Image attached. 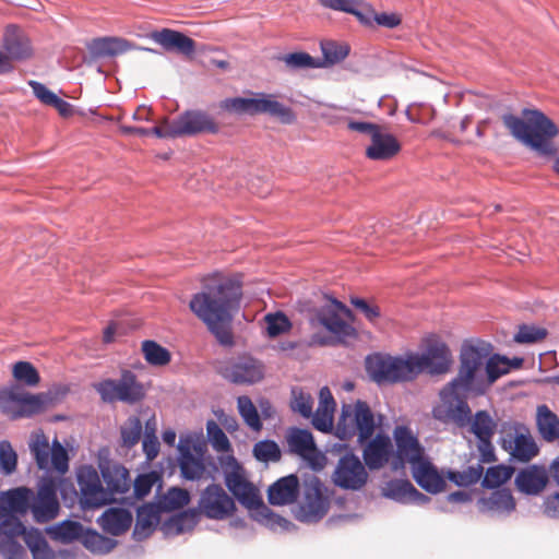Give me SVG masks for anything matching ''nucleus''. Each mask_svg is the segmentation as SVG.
<instances>
[{
  "instance_id": "f257e3e1",
  "label": "nucleus",
  "mask_w": 559,
  "mask_h": 559,
  "mask_svg": "<svg viewBox=\"0 0 559 559\" xmlns=\"http://www.w3.org/2000/svg\"><path fill=\"white\" fill-rule=\"evenodd\" d=\"M492 345L481 340L463 343L456 376L440 391V405L433 408L435 418L453 419L459 425L467 423L469 396L486 393L485 362L492 354Z\"/></svg>"
},
{
  "instance_id": "f03ea898",
  "label": "nucleus",
  "mask_w": 559,
  "mask_h": 559,
  "mask_svg": "<svg viewBox=\"0 0 559 559\" xmlns=\"http://www.w3.org/2000/svg\"><path fill=\"white\" fill-rule=\"evenodd\" d=\"M201 284V290L190 299L189 309L222 345L230 346L231 322L240 308L242 283L238 276L217 272L204 276Z\"/></svg>"
},
{
  "instance_id": "7ed1b4c3",
  "label": "nucleus",
  "mask_w": 559,
  "mask_h": 559,
  "mask_svg": "<svg viewBox=\"0 0 559 559\" xmlns=\"http://www.w3.org/2000/svg\"><path fill=\"white\" fill-rule=\"evenodd\" d=\"M452 355L444 343L429 344L424 354H409L405 358L373 354L366 358V370L379 383L411 381L420 372L442 374L450 370Z\"/></svg>"
},
{
  "instance_id": "20e7f679",
  "label": "nucleus",
  "mask_w": 559,
  "mask_h": 559,
  "mask_svg": "<svg viewBox=\"0 0 559 559\" xmlns=\"http://www.w3.org/2000/svg\"><path fill=\"white\" fill-rule=\"evenodd\" d=\"M374 429V416L366 402L357 401L354 405H343L342 415L336 425V435L342 440L357 437V442L364 445L365 464L371 471L391 465L394 457L391 438L384 433H378L371 438Z\"/></svg>"
},
{
  "instance_id": "39448f33",
  "label": "nucleus",
  "mask_w": 559,
  "mask_h": 559,
  "mask_svg": "<svg viewBox=\"0 0 559 559\" xmlns=\"http://www.w3.org/2000/svg\"><path fill=\"white\" fill-rule=\"evenodd\" d=\"M502 121L511 134L539 155L552 156L557 153L552 140L559 129L543 111L523 109L522 117L508 114Z\"/></svg>"
},
{
  "instance_id": "423d86ee",
  "label": "nucleus",
  "mask_w": 559,
  "mask_h": 559,
  "mask_svg": "<svg viewBox=\"0 0 559 559\" xmlns=\"http://www.w3.org/2000/svg\"><path fill=\"white\" fill-rule=\"evenodd\" d=\"M355 316L343 302L328 298V301L313 310L310 318L312 325L324 328L338 343L346 344L357 338V330L352 325Z\"/></svg>"
},
{
  "instance_id": "0eeeda50",
  "label": "nucleus",
  "mask_w": 559,
  "mask_h": 559,
  "mask_svg": "<svg viewBox=\"0 0 559 559\" xmlns=\"http://www.w3.org/2000/svg\"><path fill=\"white\" fill-rule=\"evenodd\" d=\"M33 491L19 487L0 493V533L8 536H24L26 528L21 516L29 510Z\"/></svg>"
},
{
  "instance_id": "6e6552de",
  "label": "nucleus",
  "mask_w": 559,
  "mask_h": 559,
  "mask_svg": "<svg viewBox=\"0 0 559 559\" xmlns=\"http://www.w3.org/2000/svg\"><path fill=\"white\" fill-rule=\"evenodd\" d=\"M104 403L122 402L129 405L144 400L146 390L144 384L131 370L123 369L119 379H104L93 384Z\"/></svg>"
},
{
  "instance_id": "1a4fd4ad",
  "label": "nucleus",
  "mask_w": 559,
  "mask_h": 559,
  "mask_svg": "<svg viewBox=\"0 0 559 559\" xmlns=\"http://www.w3.org/2000/svg\"><path fill=\"white\" fill-rule=\"evenodd\" d=\"M51 400L49 394H32L20 385L0 390V408L12 419L38 414L44 409L45 401Z\"/></svg>"
},
{
  "instance_id": "9d476101",
  "label": "nucleus",
  "mask_w": 559,
  "mask_h": 559,
  "mask_svg": "<svg viewBox=\"0 0 559 559\" xmlns=\"http://www.w3.org/2000/svg\"><path fill=\"white\" fill-rule=\"evenodd\" d=\"M0 55L4 62L0 64V75L14 70V62H22L34 56L32 40L27 33L16 24H8L1 37Z\"/></svg>"
},
{
  "instance_id": "9b49d317",
  "label": "nucleus",
  "mask_w": 559,
  "mask_h": 559,
  "mask_svg": "<svg viewBox=\"0 0 559 559\" xmlns=\"http://www.w3.org/2000/svg\"><path fill=\"white\" fill-rule=\"evenodd\" d=\"M75 477L79 487V502L83 510L99 509L111 503L106 487L103 486L94 466H80L76 469Z\"/></svg>"
},
{
  "instance_id": "f8f14e48",
  "label": "nucleus",
  "mask_w": 559,
  "mask_h": 559,
  "mask_svg": "<svg viewBox=\"0 0 559 559\" xmlns=\"http://www.w3.org/2000/svg\"><path fill=\"white\" fill-rule=\"evenodd\" d=\"M330 509L328 489L316 476L305 481L304 499L297 518L301 522L316 523L325 516Z\"/></svg>"
},
{
  "instance_id": "ddd939ff",
  "label": "nucleus",
  "mask_w": 559,
  "mask_h": 559,
  "mask_svg": "<svg viewBox=\"0 0 559 559\" xmlns=\"http://www.w3.org/2000/svg\"><path fill=\"white\" fill-rule=\"evenodd\" d=\"M393 439L396 449L391 462L392 471L403 469L406 464L413 465L427 455L418 437L407 426H396L393 430Z\"/></svg>"
},
{
  "instance_id": "4468645a",
  "label": "nucleus",
  "mask_w": 559,
  "mask_h": 559,
  "mask_svg": "<svg viewBox=\"0 0 559 559\" xmlns=\"http://www.w3.org/2000/svg\"><path fill=\"white\" fill-rule=\"evenodd\" d=\"M332 480L342 489L360 490L367 484L368 472L358 456L346 453L340 457Z\"/></svg>"
},
{
  "instance_id": "2eb2a0df",
  "label": "nucleus",
  "mask_w": 559,
  "mask_h": 559,
  "mask_svg": "<svg viewBox=\"0 0 559 559\" xmlns=\"http://www.w3.org/2000/svg\"><path fill=\"white\" fill-rule=\"evenodd\" d=\"M199 510L209 519L224 520L236 510L231 497L219 485H209L201 493Z\"/></svg>"
},
{
  "instance_id": "dca6fc26",
  "label": "nucleus",
  "mask_w": 559,
  "mask_h": 559,
  "mask_svg": "<svg viewBox=\"0 0 559 559\" xmlns=\"http://www.w3.org/2000/svg\"><path fill=\"white\" fill-rule=\"evenodd\" d=\"M29 510L37 523H47L59 514L60 504L57 497V485L51 478L45 479L32 496Z\"/></svg>"
},
{
  "instance_id": "f3484780",
  "label": "nucleus",
  "mask_w": 559,
  "mask_h": 559,
  "mask_svg": "<svg viewBox=\"0 0 559 559\" xmlns=\"http://www.w3.org/2000/svg\"><path fill=\"white\" fill-rule=\"evenodd\" d=\"M177 138L192 136L200 133L215 134L219 131L217 122L202 110H186L173 119Z\"/></svg>"
},
{
  "instance_id": "a211bd4d",
  "label": "nucleus",
  "mask_w": 559,
  "mask_h": 559,
  "mask_svg": "<svg viewBox=\"0 0 559 559\" xmlns=\"http://www.w3.org/2000/svg\"><path fill=\"white\" fill-rule=\"evenodd\" d=\"M224 378L236 384H252L264 377V367L251 356H241L222 370Z\"/></svg>"
},
{
  "instance_id": "6ab92c4d",
  "label": "nucleus",
  "mask_w": 559,
  "mask_h": 559,
  "mask_svg": "<svg viewBox=\"0 0 559 559\" xmlns=\"http://www.w3.org/2000/svg\"><path fill=\"white\" fill-rule=\"evenodd\" d=\"M502 447L520 462H528L538 453V447L524 427L514 428L502 438Z\"/></svg>"
},
{
  "instance_id": "aec40b11",
  "label": "nucleus",
  "mask_w": 559,
  "mask_h": 559,
  "mask_svg": "<svg viewBox=\"0 0 559 559\" xmlns=\"http://www.w3.org/2000/svg\"><path fill=\"white\" fill-rule=\"evenodd\" d=\"M262 114L275 117L285 124H292L296 120V115L293 109L280 103L275 95L252 93V97H250V116Z\"/></svg>"
},
{
  "instance_id": "412c9836",
  "label": "nucleus",
  "mask_w": 559,
  "mask_h": 559,
  "mask_svg": "<svg viewBox=\"0 0 559 559\" xmlns=\"http://www.w3.org/2000/svg\"><path fill=\"white\" fill-rule=\"evenodd\" d=\"M99 469L111 503L116 501V495L129 491L132 480L129 471L123 465L106 461L99 464Z\"/></svg>"
},
{
  "instance_id": "4be33fe9",
  "label": "nucleus",
  "mask_w": 559,
  "mask_h": 559,
  "mask_svg": "<svg viewBox=\"0 0 559 559\" xmlns=\"http://www.w3.org/2000/svg\"><path fill=\"white\" fill-rule=\"evenodd\" d=\"M178 449L180 452L179 467L182 477L189 480L200 479L206 469L203 460V447L201 444H192V447L190 443L183 444L181 440Z\"/></svg>"
},
{
  "instance_id": "5701e85b",
  "label": "nucleus",
  "mask_w": 559,
  "mask_h": 559,
  "mask_svg": "<svg viewBox=\"0 0 559 559\" xmlns=\"http://www.w3.org/2000/svg\"><path fill=\"white\" fill-rule=\"evenodd\" d=\"M370 140L366 156L371 160H390L401 152V143L384 126H381Z\"/></svg>"
},
{
  "instance_id": "b1692460",
  "label": "nucleus",
  "mask_w": 559,
  "mask_h": 559,
  "mask_svg": "<svg viewBox=\"0 0 559 559\" xmlns=\"http://www.w3.org/2000/svg\"><path fill=\"white\" fill-rule=\"evenodd\" d=\"M150 38L166 51H176L186 57H191L195 51L197 43L194 39L179 31L163 28L152 32Z\"/></svg>"
},
{
  "instance_id": "393cba45",
  "label": "nucleus",
  "mask_w": 559,
  "mask_h": 559,
  "mask_svg": "<svg viewBox=\"0 0 559 559\" xmlns=\"http://www.w3.org/2000/svg\"><path fill=\"white\" fill-rule=\"evenodd\" d=\"M225 484L241 504L253 508L260 503L257 488L246 479L239 466L226 474Z\"/></svg>"
},
{
  "instance_id": "a878e982",
  "label": "nucleus",
  "mask_w": 559,
  "mask_h": 559,
  "mask_svg": "<svg viewBox=\"0 0 559 559\" xmlns=\"http://www.w3.org/2000/svg\"><path fill=\"white\" fill-rule=\"evenodd\" d=\"M411 467L413 478L426 491L438 493L444 489V479L427 455L421 461L411 465Z\"/></svg>"
},
{
  "instance_id": "bb28decb",
  "label": "nucleus",
  "mask_w": 559,
  "mask_h": 559,
  "mask_svg": "<svg viewBox=\"0 0 559 559\" xmlns=\"http://www.w3.org/2000/svg\"><path fill=\"white\" fill-rule=\"evenodd\" d=\"M299 495V480L294 474L282 477L270 486L267 500L272 506L294 503Z\"/></svg>"
},
{
  "instance_id": "cd10ccee",
  "label": "nucleus",
  "mask_w": 559,
  "mask_h": 559,
  "mask_svg": "<svg viewBox=\"0 0 559 559\" xmlns=\"http://www.w3.org/2000/svg\"><path fill=\"white\" fill-rule=\"evenodd\" d=\"M467 423L464 425H459L453 419H444L437 418L442 423H452L459 428H465L469 426V431L476 436L478 440H487L492 439L497 429V423L491 417V415L487 411H477L475 415H472V411L469 409V414L467 415Z\"/></svg>"
},
{
  "instance_id": "c85d7f7f",
  "label": "nucleus",
  "mask_w": 559,
  "mask_h": 559,
  "mask_svg": "<svg viewBox=\"0 0 559 559\" xmlns=\"http://www.w3.org/2000/svg\"><path fill=\"white\" fill-rule=\"evenodd\" d=\"M97 523L104 532L119 536L130 528L132 514L122 508H110L98 518Z\"/></svg>"
},
{
  "instance_id": "c756f323",
  "label": "nucleus",
  "mask_w": 559,
  "mask_h": 559,
  "mask_svg": "<svg viewBox=\"0 0 559 559\" xmlns=\"http://www.w3.org/2000/svg\"><path fill=\"white\" fill-rule=\"evenodd\" d=\"M335 401L328 386H323L319 393V406L312 416V425L322 432H329L333 427V414Z\"/></svg>"
},
{
  "instance_id": "7c9ffc66",
  "label": "nucleus",
  "mask_w": 559,
  "mask_h": 559,
  "mask_svg": "<svg viewBox=\"0 0 559 559\" xmlns=\"http://www.w3.org/2000/svg\"><path fill=\"white\" fill-rule=\"evenodd\" d=\"M133 48L132 43L121 37H100L88 44V49L95 57H114Z\"/></svg>"
},
{
  "instance_id": "2f4dec72",
  "label": "nucleus",
  "mask_w": 559,
  "mask_h": 559,
  "mask_svg": "<svg viewBox=\"0 0 559 559\" xmlns=\"http://www.w3.org/2000/svg\"><path fill=\"white\" fill-rule=\"evenodd\" d=\"M547 480L544 471L532 466L519 472L515 477V486L523 493L538 495L546 487Z\"/></svg>"
},
{
  "instance_id": "473e14b6",
  "label": "nucleus",
  "mask_w": 559,
  "mask_h": 559,
  "mask_svg": "<svg viewBox=\"0 0 559 559\" xmlns=\"http://www.w3.org/2000/svg\"><path fill=\"white\" fill-rule=\"evenodd\" d=\"M319 2L325 8L354 14L366 25L374 22V11L357 0H319Z\"/></svg>"
},
{
  "instance_id": "72a5a7b5",
  "label": "nucleus",
  "mask_w": 559,
  "mask_h": 559,
  "mask_svg": "<svg viewBox=\"0 0 559 559\" xmlns=\"http://www.w3.org/2000/svg\"><path fill=\"white\" fill-rule=\"evenodd\" d=\"M536 425L545 441L554 442L559 439V417L547 405L537 407Z\"/></svg>"
},
{
  "instance_id": "f704fd0d",
  "label": "nucleus",
  "mask_w": 559,
  "mask_h": 559,
  "mask_svg": "<svg viewBox=\"0 0 559 559\" xmlns=\"http://www.w3.org/2000/svg\"><path fill=\"white\" fill-rule=\"evenodd\" d=\"M28 445L38 468H49L51 447H49L48 438L44 432L38 431L32 433Z\"/></svg>"
},
{
  "instance_id": "c9c22d12",
  "label": "nucleus",
  "mask_w": 559,
  "mask_h": 559,
  "mask_svg": "<svg viewBox=\"0 0 559 559\" xmlns=\"http://www.w3.org/2000/svg\"><path fill=\"white\" fill-rule=\"evenodd\" d=\"M511 370L510 359L500 355H490L485 362L486 391L502 376Z\"/></svg>"
},
{
  "instance_id": "e433bc0d",
  "label": "nucleus",
  "mask_w": 559,
  "mask_h": 559,
  "mask_svg": "<svg viewBox=\"0 0 559 559\" xmlns=\"http://www.w3.org/2000/svg\"><path fill=\"white\" fill-rule=\"evenodd\" d=\"M287 441L290 450L302 457H309L316 450L313 437L308 430L294 429Z\"/></svg>"
},
{
  "instance_id": "4c0bfd02",
  "label": "nucleus",
  "mask_w": 559,
  "mask_h": 559,
  "mask_svg": "<svg viewBox=\"0 0 559 559\" xmlns=\"http://www.w3.org/2000/svg\"><path fill=\"white\" fill-rule=\"evenodd\" d=\"M483 504L489 511L511 512L515 508V500L509 489H498L483 499Z\"/></svg>"
},
{
  "instance_id": "58836bf2",
  "label": "nucleus",
  "mask_w": 559,
  "mask_h": 559,
  "mask_svg": "<svg viewBox=\"0 0 559 559\" xmlns=\"http://www.w3.org/2000/svg\"><path fill=\"white\" fill-rule=\"evenodd\" d=\"M142 353L145 360L152 366H166L171 359L167 348L151 340L142 342Z\"/></svg>"
},
{
  "instance_id": "ea45409f",
  "label": "nucleus",
  "mask_w": 559,
  "mask_h": 559,
  "mask_svg": "<svg viewBox=\"0 0 559 559\" xmlns=\"http://www.w3.org/2000/svg\"><path fill=\"white\" fill-rule=\"evenodd\" d=\"M13 378L24 385L34 388L40 382L37 369L28 361H17L12 367Z\"/></svg>"
},
{
  "instance_id": "a19ab883",
  "label": "nucleus",
  "mask_w": 559,
  "mask_h": 559,
  "mask_svg": "<svg viewBox=\"0 0 559 559\" xmlns=\"http://www.w3.org/2000/svg\"><path fill=\"white\" fill-rule=\"evenodd\" d=\"M416 492V488L409 480L396 479L388 483L384 489V496L397 502H408L412 493Z\"/></svg>"
},
{
  "instance_id": "79ce46f5",
  "label": "nucleus",
  "mask_w": 559,
  "mask_h": 559,
  "mask_svg": "<svg viewBox=\"0 0 559 559\" xmlns=\"http://www.w3.org/2000/svg\"><path fill=\"white\" fill-rule=\"evenodd\" d=\"M514 473V468L506 465H496L489 467L483 479V486L486 488H497L508 481Z\"/></svg>"
},
{
  "instance_id": "37998d69",
  "label": "nucleus",
  "mask_w": 559,
  "mask_h": 559,
  "mask_svg": "<svg viewBox=\"0 0 559 559\" xmlns=\"http://www.w3.org/2000/svg\"><path fill=\"white\" fill-rule=\"evenodd\" d=\"M120 432L122 445L128 449L134 447L139 442L142 435L141 420L135 416L129 417L121 426Z\"/></svg>"
},
{
  "instance_id": "c03bdc74",
  "label": "nucleus",
  "mask_w": 559,
  "mask_h": 559,
  "mask_svg": "<svg viewBox=\"0 0 559 559\" xmlns=\"http://www.w3.org/2000/svg\"><path fill=\"white\" fill-rule=\"evenodd\" d=\"M238 409L245 423L255 431L262 428L258 411L250 397L242 395L237 400Z\"/></svg>"
},
{
  "instance_id": "a18cd8bd",
  "label": "nucleus",
  "mask_w": 559,
  "mask_h": 559,
  "mask_svg": "<svg viewBox=\"0 0 559 559\" xmlns=\"http://www.w3.org/2000/svg\"><path fill=\"white\" fill-rule=\"evenodd\" d=\"M321 49L324 58L322 66L338 63L344 60L349 52L347 45L336 41H324L321 44Z\"/></svg>"
},
{
  "instance_id": "49530a36",
  "label": "nucleus",
  "mask_w": 559,
  "mask_h": 559,
  "mask_svg": "<svg viewBox=\"0 0 559 559\" xmlns=\"http://www.w3.org/2000/svg\"><path fill=\"white\" fill-rule=\"evenodd\" d=\"M190 502V493L187 489L173 487L164 496L162 504L168 511L183 508Z\"/></svg>"
},
{
  "instance_id": "de8ad7c7",
  "label": "nucleus",
  "mask_w": 559,
  "mask_h": 559,
  "mask_svg": "<svg viewBox=\"0 0 559 559\" xmlns=\"http://www.w3.org/2000/svg\"><path fill=\"white\" fill-rule=\"evenodd\" d=\"M84 545L86 548L94 552L106 554L111 551L116 547L117 540L109 537H105L97 532H88L84 536Z\"/></svg>"
},
{
  "instance_id": "09e8293b",
  "label": "nucleus",
  "mask_w": 559,
  "mask_h": 559,
  "mask_svg": "<svg viewBox=\"0 0 559 559\" xmlns=\"http://www.w3.org/2000/svg\"><path fill=\"white\" fill-rule=\"evenodd\" d=\"M293 400L290 407L294 412L299 413L301 416L309 418L312 416V396L301 389L294 388L292 390Z\"/></svg>"
},
{
  "instance_id": "8fccbe9b",
  "label": "nucleus",
  "mask_w": 559,
  "mask_h": 559,
  "mask_svg": "<svg viewBox=\"0 0 559 559\" xmlns=\"http://www.w3.org/2000/svg\"><path fill=\"white\" fill-rule=\"evenodd\" d=\"M17 465V454L8 440L0 441V471L4 475H11L15 472Z\"/></svg>"
},
{
  "instance_id": "3c124183",
  "label": "nucleus",
  "mask_w": 559,
  "mask_h": 559,
  "mask_svg": "<svg viewBox=\"0 0 559 559\" xmlns=\"http://www.w3.org/2000/svg\"><path fill=\"white\" fill-rule=\"evenodd\" d=\"M266 332L270 337H276L290 330L292 323L288 318L282 313H269L265 316Z\"/></svg>"
},
{
  "instance_id": "603ef678",
  "label": "nucleus",
  "mask_w": 559,
  "mask_h": 559,
  "mask_svg": "<svg viewBox=\"0 0 559 559\" xmlns=\"http://www.w3.org/2000/svg\"><path fill=\"white\" fill-rule=\"evenodd\" d=\"M282 60L290 69H313L322 66V62L302 51L285 55Z\"/></svg>"
},
{
  "instance_id": "864d4df0",
  "label": "nucleus",
  "mask_w": 559,
  "mask_h": 559,
  "mask_svg": "<svg viewBox=\"0 0 559 559\" xmlns=\"http://www.w3.org/2000/svg\"><path fill=\"white\" fill-rule=\"evenodd\" d=\"M253 454L261 462H276L281 459V450L277 443L270 440L255 443Z\"/></svg>"
},
{
  "instance_id": "5fc2aeb1",
  "label": "nucleus",
  "mask_w": 559,
  "mask_h": 559,
  "mask_svg": "<svg viewBox=\"0 0 559 559\" xmlns=\"http://www.w3.org/2000/svg\"><path fill=\"white\" fill-rule=\"evenodd\" d=\"M50 465L60 474H64L69 469L68 452L57 439L53 440L51 445L49 466Z\"/></svg>"
},
{
  "instance_id": "6e6d98bb",
  "label": "nucleus",
  "mask_w": 559,
  "mask_h": 559,
  "mask_svg": "<svg viewBox=\"0 0 559 559\" xmlns=\"http://www.w3.org/2000/svg\"><path fill=\"white\" fill-rule=\"evenodd\" d=\"M83 526L79 522L63 521L53 530L55 537L62 542H72L82 535Z\"/></svg>"
},
{
  "instance_id": "4d7b16f0",
  "label": "nucleus",
  "mask_w": 559,
  "mask_h": 559,
  "mask_svg": "<svg viewBox=\"0 0 559 559\" xmlns=\"http://www.w3.org/2000/svg\"><path fill=\"white\" fill-rule=\"evenodd\" d=\"M206 429L209 439L215 450L226 452L230 449V443L227 436L215 421L210 420L207 423Z\"/></svg>"
},
{
  "instance_id": "13d9d810",
  "label": "nucleus",
  "mask_w": 559,
  "mask_h": 559,
  "mask_svg": "<svg viewBox=\"0 0 559 559\" xmlns=\"http://www.w3.org/2000/svg\"><path fill=\"white\" fill-rule=\"evenodd\" d=\"M24 539L28 545L34 559H53L48 543L41 536H25Z\"/></svg>"
},
{
  "instance_id": "bf43d9fd",
  "label": "nucleus",
  "mask_w": 559,
  "mask_h": 559,
  "mask_svg": "<svg viewBox=\"0 0 559 559\" xmlns=\"http://www.w3.org/2000/svg\"><path fill=\"white\" fill-rule=\"evenodd\" d=\"M350 304L359 311L361 312L365 318L371 322V323H376L377 320L380 318L381 316V310L379 308L378 305H376L374 302H369L367 301L366 299L364 298H359V297H352L350 298Z\"/></svg>"
},
{
  "instance_id": "052dcab7",
  "label": "nucleus",
  "mask_w": 559,
  "mask_h": 559,
  "mask_svg": "<svg viewBox=\"0 0 559 559\" xmlns=\"http://www.w3.org/2000/svg\"><path fill=\"white\" fill-rule=\"evenodd\" d=\"M15 537L0 533V551L7 559H21L24 555V548L14 540Z\"/></svg>"
},
{
  "instance_id": "680f3d73",
  "label": "nucleus",
  "mask_w": 559,
  "mask_h": 559,
  "mask_svg": "<svg viewBox=\"0 0 559 559\" xmlns=\"http://www.w3.org/2000/svg\"><path fill=\"white\" fill-rule=\"evenodd\" d=\"M546 335L545 329L523 325L514 335V341L520 344H531L544 340Z\"/></svg>"
},
{
  "instance_id": "e2e57ef3",
  "label": "nucleus",
  "mask_w": 559,
  "mask_h": 559,
  "mask_svg": "<svg viewBox=\"0 0 559 559\" xmlns=\"http://www.w3.org/2000/svg\"><path fill=\"white\" fill-rule=\"evenodd\" d=\"M221 108L238 115L250 116V97H231L221 102Z\"/></svg>"
},
{
  "instance_id": "0e129e2a",
  "label": "nucleus",
  "mask_w": 559,
  "mask_h": 559,
  "mask_svg": "<svg viewBox=\"0 0 559 559\" xmlns=\"http://www.w3.org/2000/svg\"><path fill=\"white\" fill-rule=\"evenodd\" d=\"M156 521L157 516L153 510L146 508L140 509L138 512L135 533H150L153 530Z\"/></svg>"
},
{
  "instance_id": "69168bd1",
  "label": "nucleus",
  "mask_w": 559,
  "mask_h": 559,
  "mask_svg": "<svg viewBox=\"0 0 559 559\" xmlns=\"http://www.w3.org/2000/svg\"><path fill=\"white\" fill-rule=\"evenodd\" d=\"M156 476L154 473L139 475L134 483L133 489L136 498H144L151 492L153 485L155 484Z\"/></svg>"
},
{
  "instance_id": "338daca9",
  "label": "nucleus",
  "mask_w": 559,
  "mask_h": 559,
  "mask_svg": "<svg viewBox=\"0 0 559 559\" xmlns=\"http://www.w3.org/2000/svg\"><path fill=\"white\" fill-rule=\"evenodd\" d=\"M147 131H150V135L153 134L160 139L177 138L174 121L169 120L168 118H164L158 126H155L152 129H147Z\"/></svg>"
},
{
  "instance_id": "774afa93",
  "label": "nucleus",
  "mask_w": 559,
  "mask_h": 559,
  "mask_svg": "<svg viewBox=\"0 0 559 559\" xmlns=\"http://www.w3.org/2000/svg\"><path fill=\"white\" fill-rule=\"evenodd\" d=\"M29 86L34 95L45 105L51 106L57 98V95L48 90L43 83L37 81H29Z\"/></svg>"
}]
</instances>
